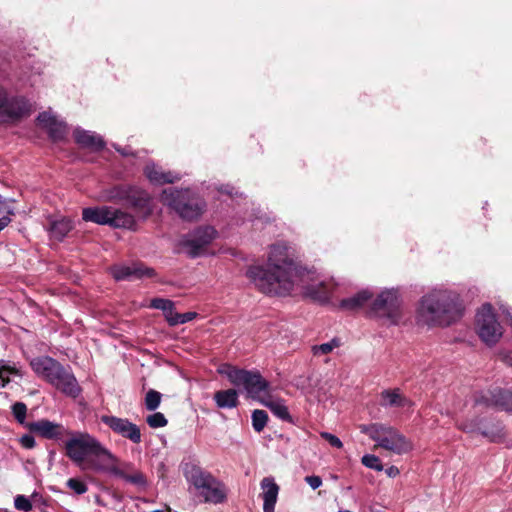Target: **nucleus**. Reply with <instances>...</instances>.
<instances>
[{
	"label": "nucleus",
	"instance_id": "9d476101",
	"mask_svg": "<svg viewBox=\"0 0 512 512\" xmlns=\"http://www.w3.org/2000/svg\"><path fill=\"white\" fill-rule=\"evenodd\" d=\"M107 200L125 202L135 210L148 208L151 197L143 189L132 185H117L112 187L106 196Z\"/></svg>",
	"mask_w": 512,
	"mask_h": 512
},
{
	"label": "nucleus",
	"instance_id": "3c124183",
	"mask_svg": "<svg viewBox=\"0 0 512 512\" xmlns=\"http://www.w3.org/2000/svg\"><path fill=\"white\" fill-rule=\"evenodd\" d=\"M232 190H233V188L229 187V186H226L225 188H221L220 189V191L222 193H226V194H229V195H233Z\"/></svg>",
	"mask_w": 512,
	"mask_h": 512
},
{
	"label": "nucleus",
	"instance_id": "37998d69",
	"mask_svg": "<svg viewBox=\"0 0 512 512\" xmlns=\"http://www.w3.org/2000/svg\"><path fill=\"white\" fill-rule=\"evenodd\" d=\"M320 436L325 439L332 447L341 449L343 447L342 441L334 434L329 432H321Z\"/></svg>",
	"mask_w": 512,
	"mask_h": 512
},
{
	"label": "nucleus",
	"instance_id": "8fccbe9b",
	"mask_svg": "<svg viewBox=\"0 0 512 512\" xmlns=\"http://www.w3.org/2000/svg\"><path fill=\"white\" fill-rule=\"evenodd\" d=\"M11 222L10 217L4 216L0 218V231H2Z\"/></svg>",
	"mask_w": 512,
	"mask_h": 512
},
{
	"label": "nucleus",
	"instance_id": "412c9836",
	"mask_svg": "<svg viewBox=\"0 0 512 512\" xmlns=\"http://www.w3.org/2000/svg\"><path fill=\"white\" fill-rule=\"evenodd\" d=\"M144 174L154 185H163L174 183L180 179V175L171 171L165 172L161 167L154 163H149L144 168Z\"/></svg>",
	"mask_w": 512,
	"mask_h": 512
},
{
	"label": "nucleus",
	"instance_id": "a211bd4d",
	"mask_svg": "<svg viewBox=\"0 0 512 512\" xmlns=\"http://www.w3.org/2000/svg\"><path fill=\"white\" fill-rule=\"evenodd\" d=\"M262 490L260 497L263 500V512H274L278 499L279 486L273 477H265L260 482Z\"/></svg>",
	"mask_w": 512,
	"mask_h": 512
},
{
	"label": "nucleus",
	"instance_id": "79ce46f5",
	"mask_svg": "<svg viewBox=\"0 0 512 512\" xmlns=\"http://www.w3.org/2000/svg\"><path fill=\"white\" fill-rule=\"evenodd\" d=\"M14 506L17 510L28 512L32 510L31 501L24 495H17L14 499Z\"/></svg>",
	"mask_w": 512,
	"mask_h": 512
},
{
	"label": "nucleus",
	"instance_id": "e433bc0d",
	"mask_svg": "<svg viewBox=\"0 0 512 512\" xmlns=\"http://www.w3.org/2000/svg\"><path fill=\"white\" fill-rule=\"evenodd\" d=\"M161 398H162V395L160 392L153 390V389L149 390L145 396L146 409L149 411L156 410L160 405Z\"/></svg>",
	"mask_w": 512,
	"mask_h": 512
},
{
	"label": "nucleus",
	"instance_id": "603ef678",
	"mask_svg": "<svg viewBox=\"0 0 512 512\" xmlns=\"http://www.w3.org/2000/svg\"><path fill=\"white\" fill-rule=\"evenodd\" d=\"M461 428L466 431V432H473L474 431V428L468 424H464L461 426Z\"/></svg>",
	"mask_w": 512,
	"mask_h": 512
},
{
	"label": "nucleus",
	"instance_id": "c03bdc74",
	"mask_svg": "<svg viewBox=\"0 0 512 512\" xmlns=\"http://www.w3.org/2000/svg\"><path fill=\"white\" fill-rule=\"evenodd\" d=\"M21 445L26 449H32L35 447L36 442L32 435L25 434L20 438Z\"/></svg>",
	"mask_w": 512,
	"mask_h": 512
},
{
	"label": "nucleus",
	"instance_id": "f704fd0d",
	"mask_svg": "<svg viewBox=\"0 0 512 512\" xmlns=\"http://www.w3.org/2000/svg\"><path fill=\"white\" fill-rule=\"evenodd\" d=\"M150 307L154 309L162 310L165 318L167 319L174 308L173 301L164 298H154L150 302Z\"/></svg>",
	"mask_w": 512,
	"mask_h": 512
},
{
	"label": "nucleus",
	"instance_id": "ddd939ff",
	"mask_svg": "<svg viewBox=\"0 0 512 512\" xmlns=\"http://www.w3.org/2000/svg\"><path fill=\"white\" fill-rule=\"evenodd\" d=\"M475 405L496 407L512 413V393L501 389L481 392L475 395Z\"/></svg>",
	"mask_w": 512,
	"mask_h": 512
},
{
	"label": "nucleus",
	"instance_id": "f3484780",
	"mask_svg": "<svg viewBox=\"0 0 512 512\" xmlns=\"http://www.w3.org/2000/svg\"><path fill=\"white\" fill-rule=\"evenodd\" d=\"M27 428L46 439H60L64 434L63 425L47 419L28 423Z\"/></svg>",
	"mask_w": 512,
	"mask_h": 512
},
{
	"label": "nucleus",
	"instance_id": "a878e982",
	"mask_svg": "<svg viewBox=\"0 0 512 512\" xmlns=\"http://www.w3.org/2000/svg\"><path fill=\"white\" fill-rule=\"evenodd\" d=\"M260 403L270 409V411L279 419L291 422L292 419L284 400L266 396Z\"/></svg>",
	"mask_w": 512,
	"mask_h": 512
},
{
	"label": "nucleus",
	"instance_id": "39448f33",
	"mask_svg": "<svg viewBox=\"0 0 512 512\" xmlns=\"http://www.w3.org/2000/svg\"><path fill=\"white\" fill-rule=\"evenodd\" d=\"M160 200L185 220L197 219L204 209L203 203L192 197L189 190L165 189L161 194Z\"/></svg>",
	"mask_w": 512,
	"mask_h": 512
},
{
	"label": "nucleus",
	"instance_id": "2f4dec72",
	"mask_svg": "<svg viewBox=\"0 0 512 512\" xmlns=\"http://www.w3.org/2000/svg\"><path fill=\"white\" fill-rule=\"evenodd\" d=\"M10 375H18L21 376L20 371L15 367L11 366L5 361L0 362V387H5L7 383H9Z\"/></svg>",
	"mask_w": 512,
	"mask_h": 512
},
{
	"label": "nucleus",
	"instance_id": "f8f14e48",
	"mask_svg": "<svg viewBox=\"0 0 512 512\" xmlns=\"http://www.w3.org/2000/svg\"><path fill=\"white\" fill-rule=\"evenodd\" d=\"M100 420L115 434L130 440L134 444L141 442L142 437L140 428L129 419L114 415H102Z\"/></svg>",
	"mask_w": 512,
	"mask_h": 512
},
{
	"label": "nucleus",
	"instance_id": "c85d7f7f",
	"mask_svg": "<svg viewBox=\"0 0 512 512\" xmlns=\"http://www.w3.org/2000/svg\"><path fill=\"white\" fill-rule=\"evenodd\" d=\"M185 475L187 480L198 491L206 484L207 481L213 478V476L209 472L195 465L188 467L185 471Z\"/></svg>",
	"mask_w": 512,
	"mask_h": 512
},
{
	"label": "nucleus",
	"instance_id": "7ed1b4c3",
	"mask_svg": "<svg viewBox=\"0 0 512 512\" xmlns=\"http://www.w3.org/2000/svg\"><path fill=\"white\" fill-rule=\"evenodd\" d=\"M359 430L374 441L377 447L396 455L409 453L413 449L412 442L393 426L383 423L361 424Z\"/></svg>",
	"mask_w": 512,
	"mask_h": 512
},
{
	"label": "nucleus",
	"instance_id": "20e7f679",
	"mask_svg": "<svg viewBox=\"0 0 512 512\" xmlns=\"http://www.w3.org/2000/svg\"><path fill=\"white\" fill-rule=\"evenodd\" d=\"M65 450L66 455L82 468L92 456L101 460H115L113 454L88 433H79L67 440Z\"/></svg>",
	"mask_w": 512,
	"mask_h": 512
},
{
	"label": "nucleus",
	"instance_id": "c9c22d12",
	"mask_svg": "<svg viewBox=\"0 0 512 512\" xmlns=\"http://www.w3.org/2000/svg\"><path fill=\"white\" fill-rule=\"evenodd\" d=\"M268 421V415L264 410H254L252 413V426L256 432H261Z\"/></svg>",
	"mask_w": 512,
	"mask_h": 512
},
{
	"label": "nucleus",
	"instance_id": "a19ab883",
	"mask_svg": "<svg viewBox=\"0 0 512 512\" xmlns=\"http://www.w3.org/2000/svg\"><path fill=\"white\" fill-rule=\"evenodd\" d=\"M67 486L73 490L77 495H82L87 492L88 487L86 483L77 478H70L67 481Z\"/></svg>",
	"mask_w": 512,
	"mask_h": 512
},
{
	"label": "nucleus",
	"instance_id": "de8ad7c7",
	"mask_svg": "<svg viewBox=\"0 0 512 512\" xmlns=\"http://www.w3.org/2000/svg\"><path fill=\"white\" fill-rule=\"evenodd\" d=\"M482 434L485 437H489L491 441H498L499 439H501L504 436V433L502 432V430H498L496 433H492V434H489L488 432L483 431Z\"/></svg>",
	"mask_w": 512,
	"mask_h": 512
},
{
	"label": "nucleus",
	"instance_id": "423d86ee",
	"mask_svg": "<svg viewBox=\"0 0 512 512\" xmlns=\"http://www.w3.org/2000/svg\"><path fill=\"white\" fill-rule=\"evenodd\" d=\"M371 313L387 325H397L402 318L398 292L393 289L382 291L372 302Z\"/></svg>",
	"mask_w": 512,
	"mask_h": 512
},
{
	"label": "nucleus",
	"instance_id": "5701e85b",
	"mask_svg": "<svg viewBox=\"0 0 512 512\" xmlns=\"http://www.w3.org/2000/svg\"><path fill=\"white\" fill-rule=\"evenodd\" d=\"M199 493L206 502L222 503L226 498L225 486L216 480L215 477L207 481L206 484L199 490Z\"/></svg>",
	"mask_w": 512,
	"mask_h": 512
},
{
	"label": "nucleus",
	"instance_id": "2eb2a0df",
	"mask_svg": "<svg viewBox=\"0 0 512 512\" xmlns=\"http://www.w3.org/2000/svg\"><path fill=\"white\" fill-rule=\"evenodd\" d=\"M110 472L138 489H145L147 487L146 476L133 463L125 462L114 465L110 468Z\"/></svg>",
	"mask_w": 512,
	"mask_h": 512
},
{
	"label": "nucleus",
	"instance_id": "b1692460",
	"mask_svg": "<svg viewBox=\"0 0 512 512\" xmlns=\"http://www.w3.org/2000/svg\"><path fill=\"white\" fill-rule=\"evenodd\" d=\"M111 206L87 207L82 210V219L98 225H108Z\"/></svg>",
	"mask_w": 512,
	"mask_h": 512
},
{
	"label": "nucleus",
	"instance_id": "72a5a7b5",
	"mask_svg": "<svg viewBox=\"0 0 512 512\" xmlns=\"http://www.w3.org/2000/svg\"><path fill=\"white\" fill-rule=\"evenodd\" d=\"M340 346V341L337 338H333L331 341L327 343H323L320 345H314L312 347V353L314 356H322L331 353L335 348Z\"/></svg>",
	"mask_w": 512,
	"mask_h": 512
},
{
	"label": "nucleus",
	"instance_id": "aec40b11",
	"mask_svg": "<svg viewBox=\"0 0 512 512\" xmlns=\"http://www.w3.org/2000/svg\"><path fill=\"white\" fill-rule=\"evenodd\" d=\"M30 365L39 377L50 382L55 372H58L61 364L49 356H41L33 359Z\"/></svg>",
	"mask_w": 512,
	"mask_h": 512
},
{
	"label": "nucleus",
	"instance_id": "4468645a",
	"mask_svg": "<svg viewBox=\"0 0 512 512\" xmlns=\"http://www.w3.org/2000/svg\"><path fill=\"white\" fill-rule=\"evenodd\" d=\"M49 383L65 395L72 398L78 397L81 393V388L75 376L63 365L59 366L58 372H55Z\"/></svg>",
	"mask_w": 512,
	"mask_h": 512
},
{
	"label": "nucleus",
	"instance_id": "a18cd8bd",
	"mask_svg": "<svg viewBox=\"0 0 512 512\" xmlns=\"http://www.w3.org/2000/svg\"><path fill=\"white\" fill-rule=\"evenodd\" d=\"M305 481L313 490L319 488L322 485V479L315 475L306 476Z\"/></svg>",
	"mask_w": 512,
	"mask_h": 512
},
{
	"label": "nucleus",
	"instance_id": "f03ea898",
	"mask_svg": "<svg viewBox=\"0 0 512 512\" xmlns=\"http://www.w3.org/2000/svg\"><path fill=\"white\" fill-rule=\"evenodd\" d=\"M459 295L448 289H433L424 294L416 308V322L420 326L447 327L463 316Z\"/></svg>",
	"mask_w": 512,
	"mask_h": 512
},
{
	"label": "nucleus",
	"instance_id": "49530a36",
	"mask_svg": "<svg viewBox=\"0 0 512 512\" xmlns=\"http://www.w3.org/2000/svg\"><path fill=\"white\" fill-rule=\"evenodd\" d=\"M233 371H242V369H237L230 365H224L218 369V372L220 374L226 375L228 379H229V374H232Z\"/></svg>",
	"mask_w": 512,
	"mask_h": 512
},
{
	"label": "nucleus",
	"instance_id": "f257e3e1",
	"mask_svg": "<svg viewBox=\"0 0 512 512\" xmlns=\"http://www.w3.org/2000/svg\"><path fill=\"white\" fill-rule=\"evenodd\" d=\"M246 275L268 295L285 296L300 289L313 300L326 303L334 289L331 283L320 281L315 272L299 266L293 247L284 242L270 246L266 266H251Z\"/></svg>",
	"mask_w": 512,
	"mask_h": 512
},
{
	"label": "nucleus",
	"instance_id": "6e6552de",
	"mask_svg": "<svg viewBox=\"0 0 512 512\" xmlns=\"http://www.w3.org/2000/svg\"><path fill=\"white\" fill-rule=\"evenodd\" d=\"M31 104L20 96H9L0 84V123L17 121L31 113Z\"/></svg>",
	"mask_w": 512,
	"mask_h": 512
},
{
	"label": "nucleus",
	"instance_id": "4be33fe9",
	"mask_svg": "<svg viewBox=\"0 0 512 512\" xmlns=\"http://www.w3.org/2000/svg\"><path fill=\"white\" fill-rule=\"evenodd\" d=\"M74 138L78 145L92 151H99L105 147L103 138L91 131L77 128L74 131Z\"/></svg>",
	"mask_w": 512,
	"mask_h": 512
},
{
	"label": "nucleus",
	"instance_id": "0eeeda50",
	"mask_svg": "<svg viewBox=\"0 0 512 512\" xmlns=\"http://www.w3.org/2000/svg\"><path fill=\"white\" fill-rule=\"evenodd\" d=\"M229 381L238 387H243L247 395L261 402L269 389V382L258 371H233L229 374Z\"/></svg>",
	"mask_w": 512,
	"mask_h": 512
},
{
	"label": "nucleus",
	"instance_id": "cd10ccee",
	"mask_svg": "<svg viewBox=\"0 0 512 512\" xmlns=\"http://www.w3.org/2000/svg\"><path fill=\"white\" fill-rule=\"evenodd\" d=\"M73 229V222L69 218H59L50 222L48 231L52 238L56 240H63L68 233Z\"/></svg>",
	"mask_w": 512,
	"mask_h": 512
},
{
	"label": "nucleus",
	"instance_id": "1a4fd4ad",
	"mask_svg": "<svg viewBox=\"0 0 512 512\" xmlns=\"http://www.w3.org/2000/svg\"><path fill=\"white\" fill-rule=\"evenodd\" d=\"M477 332L487 345H494L503 334L502 327L489 303L483 304L476 316Z\"/></svg>",
	"mask_w": 512,
	"mask_h": 512
},
{
	"label": "nucleus",
	"instance_id": "4c0bfd02",
	"mask_svg": "<svg viewBox=\"0 0 512 512\" xmlns=\"http://www.w3.org/2000/svg\"><path fill=\"white\" fill-rule=\"evenodd\" d=\"M361 462L367 468L373 469L375 471H382L383 465L378 456L373 454H366L362 457Z\"/></svg>",
	"mask_w": 512,
	"mask_h": 512
},
{
	"label": "nucleus",
	"instance_id": "09e8293b",
	"mask_svg": "<svg viewBox=\"0 0 512 512\" xmlns=\"http://www.w3.org/2000/svg\"><path fill=\"white\" fill-rule=\"evenodd\" d=\"M386 473L389 477H396L399 475L400 471L396 466H390L386 469Z\"/></svg>",
	"mask_w": 512,
	"mask_h": 512
},
{
	"label": "nucleus",
	"instance_id": "9b49d317",
	"mask_svg": "<svg viewBox=\"0 0 512 512\" xmlns=\"http://www.w3.org/2000/svg\"><path fill=\"white\" fill-rule=\"evenodd\" d=\"M216 237V230L213 227L205 226L195 229L185 236L182 241V247L191 257H197L203 254L205 248Z\"/></svg>",
	"mask_w": 512,
	"mask_h": 512
},
{
	"label": "nucleus",
	"instance_id": "5fc2aeb1",
	"mask_svg": "<svg viewBox=\"0 0 512 512\" xmlns=\"http://www.w3.org/2000/svg\"><path fill=\"white\" fill-rule=\"evenodd\" d=\"M3 206H4V200L0 196V211L2 210Z\"/></svg>",
	"mask_w": 512,
	"mask_h": 512
},
{
	"label": "nucleus",
	"instance_id": "864d4df0",
	"mask_svg": "<svg viewBox=\"0 0 512 512\" xmlns=\"http://www.w3.org/2000/svg\"><path fill=\"white\" fill-rule=\"evenodd\" d=\"M506 314H507V317H508V318H509V320H510V325L512 326V311H511V312H510V311H507V312H506Z\"/></svg>",
	"mask_w": 512,
	"mask_h": 512
},
{
	"label": "nucleus",
	"instance_id": "6ab92c4d",
	"mask_svg": "<svg viewBox=\"0 0 512 512\" xmlns=\"http://www.w3.org/2000/svg\"><path fill=\"white\" fill-rule=\"evenodd\" d=\"M39 124L47 129L49 136L54 141H59L67 135V126L64 122L58 121L55 116L49 112H42L38 115Z\"/></svg>",
	"mask_w": 512,
	"mask_h": 512
},
{
	"label": "nucleus",
	"instance_id": "ea45409f",
	"mask_svg": "<svg viewBox=\"0 0 512 512\" xmlns=\"http://www.w3.org/2000/svg\"><path fill=\"white\" fill-rule=\"evenodd\" d=\"M12 413L15 419L20 423L24 424L26 420L27 407L23 402H16L12 406Z\"/></svg>",
	"mask_w": 512,
	"mask_h": 512
},
{
	"label": "nucleus",
	"instance_id": "7c9ffc66",
	"mask_svg": "<svg viewBox=\"0 0 512 512\" xmlns=\"http://www.w3.org/2000/svg\"><path fill=\"white\" fill-rule=\"evenodd\" d=\"M371 297V293L367 290H364L352 297L343 299L340 302V307L345 310H355L362 307L367 301L371 299Z\"/></svg>",
	"mask_w": 512,
	"mask_h": 512
},
{
	"label": "nucleus",
	"instance_id": "dca6fc26",
	"mask_svg": "<svg viewBox=\"0 0 512 512\" xmlns=\"http://www.w3.org/2000/svg\"><path fill=\"white\" fill-rule=\"evenodd\" d=\"M112 275L117 281L131 278L142 279L154 277L155 271L142 263H133L132 265H120L113 267Z\"/></svg>",
	"mask_w": 512,
	"mask_h": 512
},
{
	"label": "nucleus",
	"instance_id": "473e14b6",
	"mask_svg": "<svg viewBox=\"0 0 512 512\" xmlns=\"http://www.w3.org/2000/svg\"><path fill=\"white\" fill-rule=\"evenodd\" d=\"M195 312H186V313H178L173 308L171 315L168 316L166 319L170 326H176L178 324H184L191 320H193L196 317Z\"/></svg>",
	"mask_w": 512,
	"mask_h": 512
},
{
	"label": "nucleus",
	"instance_id": "58836bf2",
	"mask_svg": "<svg viewBox=\"0 0 512 512\" xmlns=\"http://www.w3.org/2000/svg\"><path fill=\"white\" fill-rule=\"evenodd\" d=\"M146 422L151 428H161L167 425V419L160 412L147 416Z\"/></svg>",
	"mask_w": 512,
	"mask_h": 512
},
{
	"label": "nucleus",
	"instance_id": "393cba45",
	"mask_svg": "<svg viewBox=\"0 0 512 512\" xmlns=\"http://www.w3.org/2000/svg\"><path fill=\"white\" fill-rule=\"evenodd\" d=\"M108 226L113 228L134 229L136 221L133 215L121 209L111 207Z\"/></svg>",
	"mask_w": 512,
	"mask_h": 512
},
{
	"label": "nucleus",
	"instance_id": "6e6d98bb",
	"mask_svg": "<svg viewBox=\"0 0 512 512\" xmlns=\"http://www.w3.org/2000/svg\"><path fill=\"white\" fill-rule=\"evenodd\" d=\"M89 466L92 467V468H95V469H99L100 468L98 465H96L94 463H91Z\"/></svg>",
	"mask_w": 512,
	"mask_h": 512
},
{
	"label": "nucleus",
	"instance_id": "c756f323",
	"mask_svg": "<svg viewBox=\"0 0 512 512\" xmlns=\"http://www.w3.org/2000/svg\"><path fill=\"white\" fill-rule=\"evenodd\" d=\"M214 400L219 408H234L238 405V393L234 389L218 391Z\"/></svg>",
	"mask_w": 512,
	"mask_h": 512
},
{
	"label": "nucleus",
	"instance_id": "bb28decb",
	"mask_svg": "<svg viewBox=\"0 0 512 512\" xmlns=\"http://www.w3.org/2000/svg\"><path fill=\"white\" fill-rule=\"evenodd\" d=\"M381 405L383 407H406L411 402L403 396L399 389H388L381 393Z\"/></svg>",
	"mask_w": 512,
	"mask_h": 512
}]
</instances>
